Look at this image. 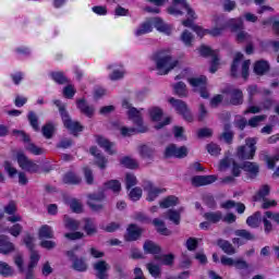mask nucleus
<instances>
[{
    "mask_svg": "<svg viewBox=\"0 0 279 279\" xmlns=\"http://www.w3.org/2000/svg\"><path fill=\"white\" fill-rule=\"evenodd\" d=\"M184 12H186V20L182 21V25L184 27H191V29H193L197 36H201V38L206 36L208 31H204V28L194 24V21L197 20V14H195V11L186 4V0H172V5L168 8V14H172L173 16H182Z\"/></svg>",
    "mask_w": 279,
    "mask_h": 279,
    "instance_id": "obj_1",
    "label": "nucleus"
},
{
    "mask_svg": "<svg viewBox=\"0 0 279 279\" xmlns=\"http://www.w3.org/2000/svg\"><path fill=\"white\" fill-rule=\"evenodd\" d=\"M122 107L128 110L129 119H132L137 128L122 126L120 132L122 136H134V134L147 132V126H143V119L141 118V111L130 106L128 100H123Z\"/></svg>",
    "mask_w": 279,
    "mask_h": 279,
    "instance_id": "obj_2",
    "label": "nucleus"
},
{
    "mask_svg": "<svg viewBox=\"0 0 279 279\" xmlns=\"http://www.w3.org/2000/svg\"><path fill=\"white\" fill-rule=\"evenodd\" d=\"M153 60L156 63L158 75H167L170 71H173L180 62L178 59H173L169 51L161 50L153 56Z\"/></svg>",
    "mask_w": 279,
    "mask_h": 279,
    "instance_id": "obj_3",
    "label": "nucleus"
},
{
    "mask_svg": "<svg viewBox=\"0 0 279 279\" xmlns=\"http://www.w3.org/2000/svg\"><path fill=\"white\" fill-rule=\"evenodd\" d=\"M53 104L54 106H57V108H59L61 119L66 130H69L72 134H74V136L77 135V132H82L84 130V126H82L80 122L73 121L71 119V116H69V112L66 111V106L62 105V101L54 100Z\"/></svg>",
    "mask_w": 279,
    "mask_h": 279,
    "instance_id": "obj_4",
    "label": "nucleus"
},
{
    "mask_svg": "<svg viewBox=\"0 0 279 279\" xmlns=\"http://www.w3.org/2000/svg\"><path fill=\"white\" fill-rule=\"evenodd\" d=\"M245 146L238 148L236 156L240 160H252L256 155V143H258V138L248 137L245 140Z\"/></svg>",
    "mask_w": 279,
    "mask_h": 279,
    "instance_id": "obj_5",
    "label": "nucleus"
},
{
    "mask_svg": "<svg viewBox=\"0 0 279 279\" xmlns=\"http://www.w3.org/2000/svg\"><path fill=\"white\" fill-rule=\"evenodd\" d=\"M169 104H171L172 108H174L178 114L183 117L184 121L193 123V113H191V109H189V105H186L184 100L170 98Z\"/></svg>",
    "mask_w": 279,
    "mask_h": 279,
    "instance_id": "obj_6",
    "label": "nucleus"
},
{
    "mask_svg": "<svg viewBox=\"0 0 279 279\" xmlns=\"http://www.w3.org/2000/svg\"><path fill=\"white\" fill-rule=\"evenodd\" d=\"M106 199V194L104 192H97L87 195V206L94 213H101L104 208L102 202Z\"/></svg>",
    "mask_w": 279,
    "mask_h": 279,
    "instance_id": "obj_7",
    "label": "nucleus"
},
{
    "mask_svg": "<svg viewBox=\"0 0 279 279\" xmlns=\"http://www.w3.org/2000/svg\"><path fill=\"white\" fill-rule=\"evenodd\" d=\"M17 163L19 167L23 169V171H27L28 173H38L40 171V166L34 162L33 160L28 159L27 156L23 153H19L17 156Z\"/></svg>",
    "mask_w": 279,
    "mask_h": 279,
    "instance_id": "obj_8",
    "label": "nucleus"
},
{
    "mask_svg": "<svg viewBox=\"0 0 279 279\" xmlns=\"http://www.w3.org/2000/svg\"><path fill=\"white\" fill-rule=\"evenodd\" d=\"M206 81H207L206 76L189 78L191 86H193L195 92L199 93L203 99H208V96H209L208 90L204 88V86H206Z\"/></svg>",
    "mask_w": 279,
    "mask_h": 279,
    "instance_id": "obj_9",
    "label": "nucleus"
},
{
    "mask_svg": "<svg viewBox=\"0 0 279 279\" xmlns=\"http://www.w3.org/2000/svg\"><path fill=\"white\" fill-rule=\"evenodd\" d=\"M199 53L204 58H206L208 56H211L213 61H211V65L209 68V71H210V73H217V69H219V56L217 54V52L213 51L209 47L202 46L199 48Z\"/></svg>",
    "mask_w": 279,
    "mask_h": 279,
    "instance_id": "obj_10",
    "label": "nucleus"
},
{
    "mask_svg": "<svg viewBox=\"0 0 279 279\" xmlns=\"http://www.w3.org/2000/svg\"><path fill=\"white\" fill-rule=\"evenodd\" d=\"M187 154L185 146L178 148L174 144L169 145L165 150L166 158H186Z\"/></svg>",
    "mask_w": 279,
    "mask_h": 279,
    "instance_id": "obj_11",
    "label": "nucleus"
},
{
    "mask_svg": "<svg viewBox=\"0 0 279 279\" xmlns=\"http://www.w3.org/2000/svg\"><path fill=\"white\" fill-rule=\"evenodd\" d=\"M141 234H143V229H141L138 226L131 223L126 228V233L124 234V241L132 242V241H138L141 239Z\"/></svg>",
    "mask_w": 279,
    "mask_h": 279,
    "instance_id": "obj_12",
    "label": "nucleus"
},
{
    "mask_svg": "<svg viewBox=\"0 0 279 279\" xmlns=\"http://www.w3.org/2000/svg\"><path fill=\"white\" fill-rule=\"evenodd\" d=\"M95 271H97L96 276L99 279L108 278V269H110V265L106 260H98L93 265Z\"/></svg>",
    "mask_w": 279,
    "mask_h": 279,
    "instance_id": "obj_13",
    "label": "nucleus"
},
{
    "mask_svg": "<svg viewBox=\"0 0 279 279\" xmlns=\"http://www.w3.org/2000/svg\"><path fill=\"white\" fill-rule=\"evenodd\" d=\"M217 182V177L215 175H196L192 178L193 186H206Z\"/></svg>",
    "mask_w": 279,
    "mask_h": 279,
    "instance_id": "obj_14",
    "label": "nucleus"
},
{
    "mask_svg": "<svg viewBox=\"0 0 279 279\" xmlns=\"http://www.w3.org/2000/svg\"><path fill=\"white\" fill-rule=\"evenodd\" d=\"M144 191H147L148 193L147 201L154 202V199H156L160 193H165L166 190L155 187L151 182L147 181L144 185Z\"/></svg>",
    "mask_w": 279,
    "mask_h": 279,
    "instance_id": "obj_15",
    "label": "nucleus"
},
{
    "mask_svg": "<svg viewBox=\"0 0 279 279\" xmlns=\"http://www.w3.org/2000/svg\"><path fill=\"white\" fill-rule=\"evenodd\" d=\"M14 252V244L10 242V238L4 234L0 235V254H12Z\"/></svg>",
    "mask_w": 279,
    "mask_h": 279,
    "instance_id": "obj_16",
    "label": "nucleus"
},
{
    "mask_svg": "<svg viewBox=\"0 0 279 279\" xmlns=\"http://www.w3.org/2000/svg\"><path fill=\"white\" fill-rule=\"evenodd\" d=\"M96 143L99 145V147H102L107 154H110V156H112V154H117L114 143L108 141V138L98 135L96 136Z\"/></svg>",
    "mask_w": 279,
    "mask_h": 279,
    "instance_id": "obj_17",
    "label": "nucleus"
},
{
    "mask_svg": "<svg viewBox=\"0 0 279 279\" xmlns=\"http://www.w3.org/2000/svg\"><path fill=\"white\" fill-rule=\"evenodd\" d=\"M38 260H40V254H38L36 251H31V262L28 264V268L26 271V279H32L34 274V267L38 265Z\"/></svg>",
    "mask_w": 279,
    "mask_h": 279,
    "instance_id": "obj_18",
    "label": "nucleus"
},
{
    "mask_svg": "<svg viewBox=\"0 0 279 279\" xmlns=\"http://www.w3.org/2000/svg\"><path fill=\"white\" fill-rule=\"evenodd\" d=\"M76 106L82 114H85V117H88L89 119L95 114V108L88 106L84 99L77 100Z\"/></svg>",
    "mask_w": 279,
    "mask_h": 279,
    "instance_id": "obj_19",
    "label": "nucleus"
},
{
    "mask_svg": "<svg viewBox=\"0 0 279 279\" xmlns=\"http://www.w3.org/2000/svg\"><path fill=\"white\" fill-rule=\"evenodd\" d=\"M242 169L248 173L250 178H256L258 175L259 167L256 162L245 161L242 165Z\"/></svg>",
    "mask_w": 279,
    "mask_h": 279,
    "instance_id": "obj_20",
    "label": "nucleus"
},
{
    "mask_svg": "<svg viewBox=\"0 0 279 279\" xmlns=\"http://www.w3.org/2000/svg\"><path fill=\"white\" fill-rule=\"evenodd\" d=\"M217 245L225 252V254H228L229 256H232L236 254V248L232 245V243L228 242V240H218Z\"/></svg>",
    "mask_w": 279,
    "mask_h": 279,
    "instance_id": "obj_21",
    "label": "nucleus"
},
{
    "mask_svg": "<svg viewBox=\"0 0 279 279\" xmlns=\"http://www.w3.org/2000/svg\"><path fill=\"white\" fill-rule=\"evenodd\" d=\"M229 95L232 106H241V104H243V92L241 89H231Z\"/></svg>",
    "mask_w": 279,
    "mask_h": 279,
    "instance_id": "obj_22",
    "label": "nucleus"
},
{
    "mask_svg": "<svg viewBox=\"0 0 279 279\" xmlns=\"http://www.w3.org/2000/svg\"><path fill=\"white\" fill-rule=\"evenodd\" d=\"M92 156H95L96 158V165H98V167L100 169H106V165L108 162V159L104 156H101V154H99V149L97 147H92L89 149Z\"/></svg>",
    "mask_w": 279,
    "mask_h": 279,
    "instance_id": "obj_23",
    "label": "nucleus"
},
{
    "mask_svg": "<svg viewBox=\"0 0 279 279\" xmlns=\"http://www.w3.org/2000/svg\"><path fill=\"white\" fill-rule=\"evenodd\" d=\"M214 21H215L216 25H218L219 27L208 31L207 34H210V36H221V33L226 28L223 19L221 16H216Z\"/></svg>",
    "mask_w": 279,
    "mask_h": 279,
    "instance_id": "obj_24",
    "label": "nucleus"
},
{
    "mask_svg": "<svg viewBox=\"0 0 279 279\" xmlns=\"http://www.w3.org/2000/svg\"><path fill=\"white\" fill-rule=\"evenodd\" d=\"M225 27H230L231 32H239V29H243V20L241 17L231 19L229 21H223Z\"/></svg>",
    "mask_w": 279,
    "mask_h": 279,
    "instance_id": "obj_25",
    "label": "nucleus"
},
{
    "mask_svg": "<svg viewBox=\"0 0 279 279\" xmlns=\"http://www.w3.org/2000/svg\"><path fill=\"white\" fill-rule=\"evenodd\" d=\"M267 71H269V62H267L265 60H259V61L255 62L254 73H256V75H265V73H267Z\"/></svg>",
    "mask_w": 279,
    "mask_h": 279,
    "instance_id": "obj_26",
    "label": "nucleus"
},
{
    "mask_svg": "<svg viewBox=\"0 0 279 279\" xmlns=\"http://www.w3.org/2000/svg\"><path fill=\"white\" fill-rule=\"evenodd\" d=\"M84 223V230L87 236H93V234H97V225H95V220L90 218H85Z\"/></svg>",
    "mask_w": 279,
    "mask_h": 279,
    "instance_id": "obj_27",
    "label": "nucleus"
},
{
    "mask_svg": "<svg viewBox=\"0 0 279 279\" xmlns=\"http://www.w3.org/2000/svg\"><path fill=\"white\" fill-rule=\"evenodd\" d=\"M0 276L2 278H12L14 276V268L5 262H0Z\"/></svg>",
    "mask_w": 279,
    "mask_h": 279,
    "instance_id": "obj_28",
    "label": "nucleus"
},
{
    "mask_svg": "<svg viewBox=\"0 0 279 279\" xmlns=\"http://www.w3.org/2000/svg\"><path fill=\"white\" fill-rule=\"evenodd\" d=\"M154 26L158 32H162L163 34H171V26L167 25L160 17L154 19Z\"/></svg>",
    "mask_w": 279,
    "mask_h": 279,
    "instance_id": "obj_29",
    "label": "nucleus"
},
{
    "mask_svg": "<svg viewBox=\"0 0 279 279\" xmlns=\"http://www.w3.org/2000/svg\"><path fill=\"white\" fill-rule=\"evenodd\" d=\"M204 217L209 223H219L223 219V214L221 211H210L206 213Z\"/></svg>",
    "mask_w": 279,
    "mask_h": 279,
    "instance_id": "obj_30",
    "label": "nucleus"
},
{
    "mask_svg": "<svg viewBox=\"0 0 279 279\" xmlns=\"http://www.w3.org/2000/svg\"><path fill=\"white\" fill-rule=\"evenodd\" d=\"M153 225L157 228V232H159V234H163V236H169L171 234V231L165 227V221L155 218L153 220Z\"/></svg>",
    "mask_w": 279,
    "mask_h": 279,
    "instance_id": "obj_31",
    "label": "nucleus"
},
{
    "mask_svg": "<svg viewBox=\"0 0 279 279\" xmlns=\"http://www.w3.org/2000/svg\"><path fill=\"white\" fill-rule=\"evenodd\" d=\"M25 149L26 151H29V154H33L34 156H43V154H45V148H40L29 141L26 142Z\"/></svg>",
    "mask_w": 279,
    "mask_h": 279,
    "instance_id": "obj_32",
    "label": "nucleus"
},
{
    "mask_svg": "<svg viewBox=\"0 0 279 279\" xmlns=\"http://www.w3.org/2000/svg\"><path fill=\"white\" fill-rule=\"evenodd\" d=\"M39 239H53V229L50 226L44 225L38 231Z\"/></svg>",
    "mask_w": 279,
    "mask_h": 279,
    "instance_id": "obj_33",
    "label": "nucleus"
},
{
    "mask_svg": "<svg viewBox=\"0 0 279 279\" xmlns=\"http://www.w3.org/2000/svg\"><path fill=\"white\" fill-rule=\"evenodd\" d=\"M246 223L247 226H250V228H258L260 226V211H256L255 214L250 216L246 219Z\"/></svg>",
    "mask_w": 279,
    "mask_h": 279,
    "instance_id": "obj_34",
    "label": "nucleus"
},
{
    "mask_svg": "<svg viewBox=\"0 0 279 279\" xmlns=\"http://www.w3.org/2000/svg\"><path fill=\"white\" fill-rule=\"evenodd\" d=\"M63 182L64 184H80V182H82V178H80L74 172H68L63 177Z\"/></svg>",
    "mask_w": 279,
    "mask_h": 279,
    "instance_id": "obj_35",
    "label": "nucleus"
},
{
    "mask_svg": "<svg viewBox=\"0 0 279 279\" xmlns=\"http://www.w3.org/2000/svg\"><path fill=\"white\" fill-rule=\"evenodd\" d=\"M64 227L68 228V230H78L80 229V221L69 217H63Z\"/></svg>",
    "mask_w": 279,
    "mask_h": 279,
    "instance_id": "obj_36",
    "label": "nucleus"
},
{
    "mask_svg": "<svg viewBox=\"0 0 279 279\" xmlns=\"http://www.w3.org/2000/svg\"><path fill=\"white\" fill-rule=\"evenodd\" d=\"M270 191L271 189L269 187V185H263L257 194L254 196V202H263V199H266L265 197L269 195Z\"/></svg>",
    "mask_w": 279,
    "mask_h": 279,
    "instance_id": "obj_37",
    "label": "nucleus"
},
{
    "mask_svg": "<svg viewBox=\"0 0 279 279\" xmlns=\"http://www.w3.org/2000/svg\"><path fill=\"white\" fill-rule=\"evenodd\" d=\"M143 247L146 254H159L160 252V247L156 245V243H154L153 241H146Z\"/></svg>",
    "mask_w": 279,
    "mask_h": 279,
    "instance_id": "obj_38",
    "label": "nucleus"
},
{
    "mask_svg": "<svg viewBox=\"0 0 279 279\" xmlns=\"http://www.w3.org/2000/svg\"><path fill=\"white\" fill-rule=\"evenodd\" d=\"M241 60H243V53L238 52L234 57L233 63L231 65V75L233 77H236L238 73H239V62H241Z\"/></svg>",
    "mask_w": 279,
    "mask_h": 279,
    "instance_id": "obj_39",
    "label": "nucleus"
},
{
    "mask_svg": "<svg viewBox=\"0 0 279 279\" xmlns=\"http://www.w3.org/2000/svg\"><path fill=\"white\" fill-rule=\"evenodd\" d=\"M121 165L123 167H126V169H138V161L136 159L131 157H124L120 160Z\"/></svg>",
    "mask_w": 279,
    "mask_h": 279,
    "instance_id": "obj_40",
    "label": "nucleus"
},
{
    "mask_svg": "<svg viewBox=\"0 0 279 279\" xmlns=\"http://www.w3.org/2000/svg\"><path fill=\"white\" fill-rule=\"evenodd\" d=\"M146 268L148 269V271H149L150 276H153V278H160V275L162 274L160 266H158L154 263H148L146 265Z\"/></svg>",
    "mask_w": 279,
    "mask_h": 279,
    "instance_id": "obj_41",
    "label": "nucleus"
},
{
    "mask_svg": "<svg viewBox=\"0 0 279 279\" xmlns=\"http://www.w3.org/2000/svg\"><path fill=\"white\" fill-rule=\"evenodd\" d=\"M175 95L179 97H186L189 95V90H186V84L179 82L173 86Z\"/></svg>",
    "mask_w": 279,
    "mask_h": 279,
    "instance_id": "obj_42",
    "label": "nucleus"
},
{
    "mask_svg": "<svg viewBox=\"0 0 279 279\" xmlns=\"http://www.w3.org/2000/svg\"><path fill=\"white\" fill-rule=\"evenodd\" d=\"M174 258L175 257L173 256V254L156 255L155 256V260H160V263H162V265H167V266L173 265Z\"/></svg>",
    "mask_w": 279,
    "mask_h": 279,
    "instance_id": "obj_43",
    "label": "nucleus"
},
{
    "mask_svg": "<svg viewBox=\"0 0 279 279\" xmlns=\"http://www.w3.org/2000/svg\"><path fill=\"white\" fill-rule=\"evenodd\" d=\"M151 23L144 22L140 25V27L136 29L135 34L137 36H144V34H149L151 32Z\"/></svg>",
    "mask_w": 279,
    "mask_h": 279,
    "instance_id": "obj_44",
    "label": "nucleus"
},
{
    "mask_svg": "<svg viewBox=\"0 0 279 279\" xmlns=\"http://www.w3.org/2000/svg\"><path fill=\"white\" fill-rule=\"evenodd\" d=\"M178 197L168 196L162 202H160V208H171V206H177Z\"/></svg>",
    "mask_w": 279,
    "mask_h": 279,
    "instance_id": "obj_45",
    "label": "nucleus"
},
{
    "mask_svg": "<svg viewBox=\"0 0 279 279\" xmlns=\"http://www.w3.org/2000/svg\"><path fill=\"white\" fill-rule=\"evenodd\" d=\"M138 153L142 158H151L154 156V149L147 145H142L138 147Z\"/></svg>",
    "mask_w": 279,
    "mask_h": 279,
    "instance_id": "obj_46",
    "label": "nucleus"
},
{
    "mask_svg": "<svg viewBox=\"0 0 279 279\" xmlns=\"http://www.w3.org/2000/svg\"><path fill=\"white\" fill-rule=\"evenodd\" d=\"M70 208L76 214L84 213V206L82 205V202H80L76 198H72L70 201Z\"/></svg>",
    "mask_w": 279,
    "mask_h": 279,
    "instance_id": "obj_47",
    "label": "nucleus"
},
{
    "mask_svg": "<svg viewBox=\"0 0 279 279\" xmlns=\"http://www.w3.org/2000/svg\"><path fill=\"white\" fill-rule=\"evenodd\" d=\"M265 119H267V116H265V114L255 116V117L251 118L247 123H248L250 128H258L260 125V123H263V121H265Z\"/></svg>",
    "mask_w": 279,
    "mask_h": 279,
    "instance_id": "obj_48",
    "label": "nucleus"
},
{
    "mask_svg": "<svg viewBox=\"0 0 279 279\" xmlns=\"http://www.w3.org/2000/svg\"><path fill=\"white\" fill-rule=\"evenodd\" d=\"M105 189H109L113 193H119L121 191V182L117 180H111L105 183Z\"/></svg>",
    "mask_w": 279,
    "mask_h": 279,
    "instance_id": "obj_49",
    "label": "nucleus"
},
{
    "mask_svg": "<svg viewBox=\"0 0 279 279\" xmlns=\"http://www.w3.org/2000/svg\"><path fill=\"white\" fill-rule=\"evenodd\" d=\"M51 77L57 82V84H69V78H66L62 72H52Z\"/></svg>",
    "mask_w": 279,
    "mask_h": 279,
    "instance_id": "obj_50",
    "label": "nucleus"
},
{
    "mask_svg": "<svg viewBox=\"0 0 279 279\" xmlns=\"http://www.w3.org/2000/svg\"><path fill=\"white\" fill-rule=\"evenodd\" d=\"M73 268L75 271H86L88 269V266L86 265V262L82 258L74 259L73 262Z\"/></svg>",
    "mask_w": 279,
    "mask_h": 279,
    "instance_id": "obj_51",
    "label": "nucleus"
},
{
    "mask_svg": "<svg viewBox=\"0 0 279 279\" xmlns=\"http://www.w3.org/2000/svg\"><path fill=\"white\" fill-rule=\"evenodd\" d=\"M149 114L153 121H160V119H162V109L158 107H153L149 110Z\"/></svg>",
    "mask_w": 279,
    "mask_h": 279,
    "instance_id": "obj_52",
    "label": "nucleus"
},
{
    "mask_svg": "<svg viewBox=\"0 0 279 279\" xmlns=\"http://www.w3.org/2000/svg\"><path fill=\"white\" fill-rule=\"evenodd\" d=\"M54 131H56V126H53V124L51 123L44 125L41 129V132L45 138H51V136H53Z\"/></svg>",
    "mask_w": 279,
    "mask_h": 279,
    "instance_id": "obj_53",
    "label": "nucleus"
},
{
    "mask_svg": "<svg viewBox=\"0 0 279 279\" xmlns=\"http://www.w3.org/2000/svg\"><path fill=\"white\" fill-rule=\"evenodd\" d=\"M3 167L9 178H15L16 173H19V170H16V168H14V166L10 161H5Z\"/></svg>",
    "mask_w": 279,
    "mask_h": 279,
    "instance_id": "obj_54",
    "label": "nucleus"
},
{
    "mask_svg": "<svg viewBox=\"0 0 279 279\" xmlns=\"http://www.w3.org/2000/svg\"><path fill=\"white\" fill-rule=\"evenodd\" d=\"M28 121L35 132H38V130H40V126L38 125V116H36L34 111L28 112Z\"/></svg>",
    "mask_w": 279,
    "mask_h": 279,
    "instance_id": "obj_55",
    "label": "nucleus"
},
{
    "mask_svg": "<svg viewBox=\"0 0 279 279\" xmlns=\"http://www.w3.org/2000/svg\"><path fill=\"white\" fill-rule=\"evenodd\" d=\"M166 215L167 218L172 221V223H175V226H180V214L177 210H168Z\"/></svg>",
    "mask_w": 279,
    "mask_h": 279,
    "instance_id": "obj_56",
    "label": "nucleus"
},
{
    "mask_svg": "<svg viewBox=\"0 0 279 279\" xmlns=\"http://www.w3.org/2000/svg\"><path fill=\"white\" fill-rule=\"evenodd\" d=\"M19 271L23 274L25 271V268H23V265L25 263V259L23 258V254L17 253L13 258Z\"/></svg>",
    "mask_w": 279,
    "mask_h": 279,
    "instance_id": "obj_57",
    "label": "nucleus"
},
{
    "mask_svg": "<svg viewBox=\"0 0 279 279\" xmlns=\"http://www.w3.org/2000/svg\"><path fill=\"white\" fill-rule=\"evenodd\" d=\"M181 40L186 47H191V44L193 43V34H191L189 31H184L181 34Z\"/></svg>",
    "mask_w": 279,
    "mask_h": 279,
    "instance_id": "obj_58",
    "label": "nucleus"
},
{
    "mask_svg": "<svg viewBox=\"0 0 279 279\" xmlns=\"http://www.w3.org/2000/svg\"><path fill=\"white\" fill-rule=\"evenodd\" d=\"M236 236H241V239H245L246 241L254 240V234L250 233V231L245 229H240L235 231Z\"/></svg>",
    "mask_w": 279,
    "mask_h": 279,
    "instance_id": "obj_59",
    "label": "nucleus"
},
{
    "mask_svg": "<svg viewBox=\"0 0 279 279\" xmlns=\"http://www.w3.org/2000/svg\"><path fill=\"white\" fill-rule=\"evenodd\" d=\"M236 41L238 43H252V35H250L247 32H240L236 35Z\"/></svg>",
    "mask_w": 279,
    "mask_h": 279,
    "instance_id": "obj_60",
    "label": "nucleus"
},
{
    "mask_svg": "<svg viewBox=\"0 0 279 279\" xmlns=\"http://www.w3.org/2000/svg\"><path fill=\"white\" fill-rule=\"evenodd\" d=\"M143 197V190L141 187H135L130 192V198L133 202H138Z\"/></svg>",
    "mask_w": 279,
    "mask_h": 279,
    "instance_id": "obj_61",
    "label": "nucleus"
},
{
    "mask_svg": "<svg viewBox=\"0 0 279 279\" xmlns=\"http://www.w3.org/2000/svg\"><path fill=\"white\" fill-rule=\"evenodd\" d=\"M207 151L210 156H219L221 154V148L217 144H208Z\"/></svg>",
    "mask_w": 279,
    "mask_h": 279,
    "instance_id": "obj_62",
    "label": "nucleus"
},
{
    "mask_svg": "<svg viewBox=\"0 0 279 279\" xmlns=\"http://www.w3.org/2000/svg\"><path fill=\"white\" fill-rule=\"evenodd\" d=\"M222 8L225 12H232L236 8V1L234 0H225L222 1Z\"/></svg>",
    "mask_w": 279,
    "mask_h": 279,
    "instance_id": "obj_63",
    "label": "nucleus"
},
{
    "mask_svg": "<svg viewBox=\"0 0 279 279\" xmlns=\"http://www.w3.org/2000/svg\"><path fill=\"white\" fill-rule=\"evenodd\" d=\"M63 96L66 97V99H73L75 96V87L73 85H68L63 88Z\"/></svg>",
    "mask_w": 279,
    "mask_h": 279,
    "instance_id": "obj_64",
    "label": "nucleus"
}]
</instances>
